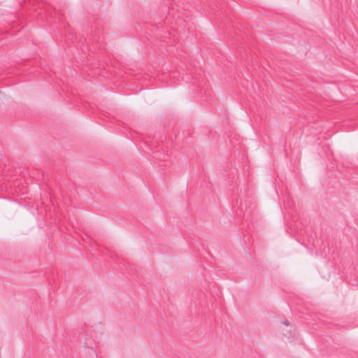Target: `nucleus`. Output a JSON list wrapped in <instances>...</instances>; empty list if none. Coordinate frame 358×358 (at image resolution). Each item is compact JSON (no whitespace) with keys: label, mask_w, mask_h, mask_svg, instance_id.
Masks as SVG:
<instances>
[{"label":"nucleus","mask_w":358,"mask_h":358,"mask_svg":"<svg viewBox=\"0 0 358 358\" xmlns=\"http://www.w3.org/2000/svg\"><path fill=\"white\" fill-rule=\"evenodd\" d=\"M282 324H284L285 325H287V326L289 325V321H288V320H285V321H283V322H282Z\"/></svg>","instance_id":"nucleus-1"}]
</instances>
